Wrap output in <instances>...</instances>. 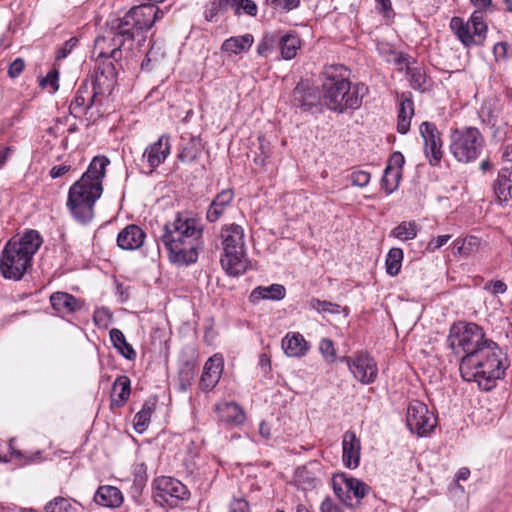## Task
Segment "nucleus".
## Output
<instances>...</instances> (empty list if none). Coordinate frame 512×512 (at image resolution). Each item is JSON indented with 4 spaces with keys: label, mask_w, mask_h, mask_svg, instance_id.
<instances>
[{
    "label": "nucleus",
    "mask_w": 512,
    "mask_h": 512,
    "mask_svg": "<svg viewBox=\"0 0 512 512\" xmlns=\"http://www.w3.org/2000/svg\"><path fill=\"white\" fill-rule=\"evenodd\" d=\"M109 163L106 156H95L87 171L69 189L67 207L80 224H88L94 217V206L102 195V182Z\"/></svg>",
    "instance_id": "1"
},
{
    "label": "nucleus",
    "mask_w": 512,
    "mask_h": 512,
    "mask_svg": "<svg viewBox=\"0 0 512 512\" xmlns=\"http://www.w3.org/2000/svg\"><path fill=\"white\" fill-rule=\"evenodd\" d=\"M349 70L344 65L326 66L321 74L322 101L330 111L342 114L357 110L362 104L368 87L364 83H352Z\"/></svg>",
    "instance_id": "2"
},
{
    "label": "nucleus",
    "mask_w": 512,
    "mask_h": 512,
    "mask_svg": "<svg viewBox=\"0 0 512 512\" xmlns=\"http://www.w3.org/2000/svg\"><path fill=\"white\" fill-rule=\"evenodd\" d=\"M202 233L203 228L196 219L177 213L164 225L161 236L170 261L179 266L195 263Z\"/></svg>",
    "instance_id": "3"
},
{
    "label": "nucleus",
    "mask_w": 512,
    "mask_h": 512,
    "mask_svg": "<svg viewBox=\"0 0 512 512\" xmlns=\"http://www.w3.org/2000/svg\"><path fill=\"white\" fill-rule=\"evenodd\" d=\"M462 379L476 382L480 389L489 391L496 386V381L503 378L509 364L505 354L496 343L494 347L484 349L467 358H458Z\"/></svg>",
    "instance_id": "4"
},
{
    "label": "nucleus",
    "mask_w": 512,
    "mask_h": 512,
    "mask_svg": "<svg viewBox=\"0 0 512 512\" xmlns=\"http://www.w3.org/2000/svg\"><path fill=\"white\" fill-rule=\"evenodd\" d=\"M163 16L164 12L155 4L146 3L131 8L122 18L107 23L112 35L111 56L117 59L122 55L121 47L126 42H133L137 35L149 30Z\"/></svg>",
    "instance_id": "5"
},
{
    "label": "nucleus",
    "mask_w": 512,
    "mask_h": 512,
    "mask_svg": "<svg viewBox=\"0 0 512 512\" xmlns=\"http://www.w3.org/2000/svg\"><path fill=\"white\" fill-rule=\"evenodd\" d=\"M43 239L37 230H27L22 236L11 238L0 253V274L12 281L23 279L32 267V259L42 245Z\"/></svg>",
    "instance_id": "6"
},
{
    "label": "nucleus",
    "mask_w": 512,
    "mask_h": 512,
    "mask_svg": "<svg viewBox=\"0 0 512 512\" xmlns=\"http://www.w3.org/2000/svg\"><path fill=\"white\" fill-rule=\"evenodd\" d=\"M222 254L220 264L223 270L233 277L243 275L249 267L242 226L231 223L221 227Z\"/></svg>",
    "instance_id": "7"
},
{
    "label": "nucleus",
    "mask_w": 512,
    "mask_h": 512,
    "mask_svg": "<svg viewBox=\"0 0 512 512\" xmlns=\"http://www.w3.org/2000/svg\"><path fill=\"white\" fill-rule=\"evenodd\" d=\"M447 343L452 352L459 358H467L479 354L484 349L494 347L495 341L486 337L480 325L474 322L459 321L451 325Z\"/></svg>",
    "instance_id": "8"
},
{
    "label": "nucleus",
    "mask_w": 512,
    "mask_h": 512,
    "mask_svg": "<svg viewBox=\"0 0 512 512\" xmlns=\"http://www.w3.org/2000/svg\"><path fill=\"white\" fill-rule=\"evenodd\" d=\"M449 142L451 154L462 163L475 161L485 146L484 136L478 128L472 126L452 129Z\"/></svg>",
    "instance_id": "9"
},
{
    "label": "nucleus",
    "mask_w": 512,
    "mask_h": 512,
    "mask_svg": "<svg viewBox=\"0 0 512 512\" xmlns=\"http://www.w3.org/2000/svg\"><path fill=\"white\" fill-rule=\"evenodd\" d=\"M153 489L154 501L162 507H176L180 501L189 497L187 487L179 480L169 476L157 477L153 481Z\"/></svg>",
    "instance_id": "10"
},
{
    "label": "nucleus",
    "mask_w": 512,
    "mask_h": 512,
    "mask_svg": "<svg viewBox=\"0 0 512 512\" xmlns=\"http://www.w3.org/2000/svg\"><path fill=\"white\" fill-rule=\"evenodd\" d=\"M105 41V37H97L95 40L94 52L100 49L97 57L104 58V60L102 62H99L95 67V73L91 83V85L94 86L97 92L103 93H105L106 91H110L116 80V67L114 63L111 61V59H113L114 61H118L121 58L120 55L117 57V59H114L111 56V52L108 54L102 50L101 46L105 43Z\"/></svg>",
    "instance_id": "11"
},
{
    "label": "nucleus",
    "mask_w": 512,
    "mask_h": 512,
    "mask_svg": "<svg viewBox=\"0 0 512 512\" xmlns=\"http://www.w3.org/2000/svg\"><path fill=\"white\" fill-rule=\"evenodd\" d=\"M437 418L429 411L426 404L413 400L409 403L406 414L408 429L418 436H426L436 427Z\"/></svg>",
    "instance_id": "12"
},
{
    "label": "nucleus",
    "mask_w": 512,
    "mask_h": 512,
    "mask_svg": "<svg viewBox=\"0 0 512 512\" xmlns=\"http://www.w3.org/2000/svg\"><path fill=\"white\" fill-rule=\"evenodd\" d=\"M420 135L424 141V154L432 166H438L443 157L441 132L437 126L429 121H424L419 126Z\"/></svg>",
    "instance_id": "13"
},
{
    "label": "nucleus",
    "mask_w": 512,
    "mask_h": 512,
    "mask_svg": "<svg viewBox=\"0 0 512 512\" xmlns=\"http://www.w3.org/2000/svg\"><path fill=\"white\" fill-rule=\"evenodd\" d=\"M349 370L362 384L373 383L378 375L376 361L367 353H360L347 358Z\"/></svg>",
    "instance_id": "14"
},
{
    "label": "nucleus",
    "mask_w": 512,
    "mask_h": 512,
    "mask_svg": "<svg viewBox=\"0 0 512 512\" xmlns=\"http://www.w3.org/2000/svg\"><path fill=\"white\" fill-rule=\"evenodd\" d=\"M320 97L317 89L308 81L301 80L293 89L291 94V105L303 112L311 111L320 103Z\"/></svg>",
    "instance_id": "15"
},
{
    "label": "nucleus",
    "mask_w": 512,
    "mask_h": 512,
    "mask_svg": "<svg viewBox=\"0 0 512 512\" xmlns=\"http://www.w3.org/2000/svg\"><path fill=\"white\" fill-rule=\"evenodd\" d=\"M171 152L170 137L166 134L161 135L157 141L148 145L143 152V159L146 160L150 172H153L162 163L165 162Z\"/></svg>",
    "instance_id": "16"
},
{
    "label": "nucleus",
    "mask_w": 512,
    "mask_h": 512,
    "mask_svg": "<svg viewBox=\"0 0 512 512\" xmlns=\"http://www.w3.org/2000/svg\"><path fill=\"white\" fill-rule=\"evenodd\" d=\"M223 366V358L218 354L213 355L206 361L199 381V388L202 391L209 392L217 385L223 371Z\"/></svg>",
    "instance_id": "17"
},
{
    "label": "nucleus",
    "mask_w": 512,
    "mask_h": 512,
    "mask_svg": "<svg viewBox=\"0 0 512 512\" xmlns=\"http://www.w3.org/2000/svg\"><path fill=\"white\" fill-rule=\"evenodd\" d=\"M102 94L104 93L97 92L93 85L90 90L88 83L81 84L69 106L70 113L74 117L85 114L93 106L96 97Z\"/></svg>",
    "instance_id": "18"
},
{
    "label": "nucleus",
    "mask_w": 512,
    "mask_h": 512,
    "mask_svg": "<svg viewBox=\"0 0 512 512\" xmlns=\"http://www.w3.org/2000/svg\"><path fill=\"white\" fill-rule=\"evenodd\" d=\"M361 443L356 433L348 430L342 440V461L345 467L355 469L360 464Z\"/></svg>",
    "instance_id": "19"
},
{
    "label": "nucleus",
    "mask_w": 512,
    "mask_h": 512,
    "mask_svg": "<svg viewBox=\"0 0 512 512\" xmlns=\"http://www.w3.org/2000/svg\"><path fill=\"white\" fill-rule=\"evenodd\" d=\"M145 237L138 225L129 224L119 232L117 245L123 250H136L143 245Z\"/></svg>",
    "instance_id": "20"
},
{
    "label": "nucleus",
    "mask_w": 512,
    "mask_h": 512,
    "mask_svg": "<svg viewBox=\"0 0 512 512\" xmlns=\"http://www.w3.org/2000/svg\"><path fill=\"white\" fill-rule=\"evenodd\" d=\"M233 199L234 191L232 189H224L219 192L207 209V221L210 223L217 222L223 216L227 208L231 206Z\"/></svg>",
    "instance_id": "21"
},
{
    "label": "nucleus",
    "mask_w": 512,
    "mask_h": 512,
    "mask_svg": "<svg viewBox=\"0 0 512 512\" xmlns=\"http://www.w3.org/2000/svg\"><path fill=\"white\" fill-rule=\"evenodd\" d=\"M50 303L58 314H72L81 308L80 300L75 296L62 291L51 294Z\"/></svg>",
    "instance_id": "22"
},
{
    "label": "nucleus",
    "mask_w": 512,
    "mask_h": 512,
    "mask_svg": "<svg viewBox=\"0 0 512 512\" xmlns=\"http://www.w3.org/2000/svg\"><path fill=\"white\" fill-rule=\"evenodd\" d=\"M282 349L288 357H303L307 354L310 346L303 335L298 332L288 333L282 339Z\"/></svg>",
    "instance_id": "23"
},
{
    "label": "nucleus",
    "mask_w": 512,
    "mask_h": 512,
    "mask_svg": "<svg viewBox=\"0 0 512 512\" xmlns=\"http://www.w3.org/2000/svg\"><path fill=\"white\" fill-rule=\"evenodd\" d=\"M286 296V288L281 284H271L270 286H257L249 295V302L257 304L260 300L279 301Z\"/></svg>",
    "instance_id": "24"
},
{
    "label": "nucleus",
    "mask_w": 512,
    "mask_h": 512,
    "mask_svg": "<svg viewBox=\"0 0 512 512\" xmlns=\"http://www.w3.org/2000/svg\"><path fill=\"white\" fill-rule=\"evenodd\" d=\"M414 115V103L409 95L402 94L397 115V132L400 134L408 133L411 125V119Z\"/></svg>",
    "instance_id": "25"
},
{
    "label": "nucleus",
    "mask_w": 512,
    "mask_h": 512,
    "mask_svg": "<svg viewBox=\"0 0 512 512\" xmlns=\"http://www.w3.org/2000/svg\"><path fill=\"white\" fill-rule=\"evenodd\" d=\"M512 174L501 169L493 183L496 200L500 205L508 203L512 199Z\"/></svg>",
    "instance_id": "26"
},
{
    "label": "nucleus",
    "mask_w": 512,
    "mask_h": 512,
    "mask_svg": "<svg viewBox=\"0 0 512 512\" xmlns=\"http://www.w3.org/2000/svg\"><path fill=\"white\" fill-rule=\"evenodd\" d=\"M94 501L105 507L116 508L123 503V495L115 486H100L94 495Z\"/></svg>",
    "instance_id": "27"
},
{
    "label": "nucleus",
    "mask_w": 512,
    "mask_h": 512,
    "mask_svg": "<svg viewBox=\"0 0 512 512\" xmlns=\"http://www.w3.org/2000/svg\"><path fill=\"white\" fill-rule=\"evenodd\" d=\"M131 394V381L128 376H118L112 388L111 407L120 408L125 405Z\"/></svg>",
    "instance_id": "28"
},
{
    "label": "nucleus",
    "mask_w": 512,
    "mask_h": 512,
    "mask_svg": "<svg viewBox=\"0 0 512 512\" xmlns=\"http://www.w3.org/2000/svg\"><path fill=\"white\" fill-rule=\"evenodd\" d=\"M216 412L220 421L227 424L240 425L245 420V414L242 408L235 402H226L217 405Z\"/></svg>",
    "instance_id": "29"
},
{
    "label": "nucleus",
    "mask_w": 512,
    "mask_h": 512,
    "mask_svg": "<svg viewBox=\"0 0 512 512\" xmlns=\"http://www.w3.org/2000/svg\"><path fill=\"white\" fill-rule=\"evenodd\" d=\"M253 43L254 37L250 33L240 36H232L223 41L221 51L229 55H237L249 51Z\"/></svg>",
    "instance_id": "30"
},
{
    "label": "nucleus",
    "mask_w": 512,
    "mask_h": 512,
    "mask_svg": "<svg viewBox=\"0 0 512 512\" xmlns=\"http://www.w3.org/2000/svg\"><path fill=\"white\" fill-rule=\"evenodd\" d=\"M480 246V239L476 236H467L465 238H457L452 244V252L463 258L475 254Z\"/></svg>",
    "instance_id": "31"
},
{
    "label": "nucleus",
    "mask_w": 512,
    "mask_h": 512,
    "mask_svg": "<svg viewBox=\"0 0 512 512\" xmlns=\"http://www.w3.org/2000/svg\"><path fill=\"white\" fill-rule=\"evenodd\" d=\"M278 45L282 58L291 60L296 56L301 46V40L296 33L290 32L281 37L278 36Z\"/></svg>",
    "instance_id": "32"
},
{
    "label": "nucleus",
    "mask_w": 512,
    "mask_h": 512,
    "mask_svg": "<svg viewBox=\"0 0 512 512\" xmlns=\"http://www.w3.org/2000/svg\"><path fill=\"white\" fill-rule=\"evenodd\" d=\"M450 28L466 47H470L477 43L473 38L470 23L465 22L461 17H453L450 21Z\"/></svg>",
    "instance_id": "33"
},
{
    "label": "nucleus",
    "mask_w": 512,
    "mask_h": 512,
    "mask_svg": "<svg viewBox=\"0 0 512 512\" xmlns=\"http://www.w3.org/2000/svg\"><path fill=\"white\" fill-rule=\"evenodd\" d=\"M110 340L113 347L127 360H134L136 358V352L131 344L126 341L123 332L117 328L110 330Z\"/></svg>",
    "instance_id": "34"
},
{
    "label": "nucleus",
    "mask_w": 512,
    "mask_h": 512,
    "mask_svg": "<svg viewBox=\"0 0 512 512\" xmlns=\"http://www.w3.org/2000/svg\"><path fill=\"white\" fill-rule=\"evenodd\" d=\"M80 504L70 498L57 496L44 506V512H78Z\"/></svg>",
    "instance_id": "35"
},
{
    "label": "nucleus",
    "mask_w": 512,
    "mask_h": 512,
    "mask_svg": "<svg viewBox=\"0 0 512 512\" xmlns=\"http://www.w3.org/2000/svg\"><path fill=\"white\" fill-rule=\"evenodd\" d=\"M407 76L409 77L411 87L415 90L424 92L430 86V79L423 67H408Z\"/></svg>",
    "instance_id": "36"
},
{
    "label": "nucleus",
    "mask_w": 512,
    "mask_h": 512,
    "mask_svg": "<svg viewBox=\"0 0 512 512\" xmlns=\"http://www.w3.org/2000/svg\"><path fill=\"white\" fill-rule=\"evenodd\" d=\"M154 409L155 402L150 400L144 402L141 410L134 416L133 425L136 432L143 433L147 429Z\"/></svg>",
    "instance_id": "37"
},
{
    "label": "nucleus",
    "mask_w": 512,
    "mask_h": 512,
    "mask_svg": "<svg viewBox=\"0 0 512 512\" xmlns=\"http://www.w3.org/2000/svg\"><path fill=\"white\" fill-rule=\"evenodd\" d=\"M418 226L415 221H402L390 231V237L400 241H409L416 238Z\"/></svg>",
    "instance_id": "38"
},
{
    "label": "nucleus",
    "mask_w": 512,
    "mask_h": 512,
    "mask_svg": "<svg viewBox=\"0 0 512 512\" xmlns=\"http://www.w3.org/2000/svg\"><path fill=\"white\" fill-rule=\"evenodd\" d=\"M403 257L404 253L401 248L393 247L389 250L385 260L386 273L388 275L394 277L399 274Z\"/></svg>",
    "instance_id": "39"
},
{
    "label": "nucleus",
    "mask_w": 512,
    "mask_h": 512,
    "mask_svg": "<svg viewBox=\"0 0 512 512\" xmlns=\"http://www.w3.org/2000/svg\"><path fill=\"white\" fill-rule=\"evenodd\" d=\"M309 307L321 314H339L342 311L348 313V308H342L339 304L332 303L326 300H320L318 298H311L309 300Z\"/></svg>",
    "instance_id": "40"
},
{
    "label": "nucleus",
    "mask_w": 512,
    "mask_h": 512,
    "mask_svg": "<svg viewBox=\"0 0 512 512\" xmlns=\"http://www.w3.org/2000/svg\"><path fill=\"white\" fill-rule=\"evenodd\" d=\"M296 481L303 490H312L320 484V480L308 467H299L295 473Z\"/></svg>",
    "instance_id": "41"
},
{
    "label": "nucleus",
    "mask_w": 512,
    "mask_h": 512,
    "mask_svg": "<svg viewBox=\"0 0 512 512\" xmlns=\"http://www.w3.org/2000/svg\"><path fill=\"white\" fill-rule=\"evenodd\" d=\"M278 44V34L267 32L265 33L257 45V54L261 57H267Z\"/></svg>",
    "instance_id": "42"
},
{
    "label": "nucleus",
    "mask_w": 512,
    "mask_h": 512,
    "mask_svg": "<svg viewBox=\"0 0 512 512\" xmlns=\"http://www.w3.org/2000/svg\"><path fill=\"white\" fill-rule=\"evenodd\" d=\"M401 177L402 171L391 172L384 169V174L381 178V188L386 194L393 193L398 188Z\"/></svg>",
    "instance_id": "43"
},
{
    "label": "nucleus",
    "mask_w": 512,
    "mask_h": 512,
    "mask_svg": "<svg viewBox=\"0 0 512 512\" xmlns=\"http://www.w3.org/2000/svg\"><path fill=\"white\" fill-rule=\"evenodd\" d=\"M344 482L347 490L351 491L358 499L364 498L370 490V487L366 483L353 477H344Z\"/></svg>",
    "instance_id": "44"
},
{
    "label": "nucleus",
    "mask_w": 512,
    "mask_h": 512,
    "mask_svg": "<svg viewBox=\"0 0 512 512\" xmlns=\"http://www.w3.org/2000/svg\"><path fill=\"white\" fill-rule=\"evenodd\" d=\"M195 365L190 361H186L179 371V380L182 390H186L195 376Z\"/></svg>",
    "instance_id": "45"
},
{
    "label": "nucleus",
    "mask_w": 512,
    "mask_h": 512,
    "mask_svg": "<svg viewBox=\"0 0 512 512\" xmlns=\"http://www.w3.org/2000/svg\"><path fill=\"white\" fill-rule=\"evenodd\" d=\"M199 154V149L196 145V140L192 138L180 151L178 159L181 162L192 163L194 162Z\"/></svg>",
    "instance_id": "46"
},
{
    "label": "nucleus",
    "mask_w": 512,
    "mask_h": 512,
    "mask_svg": "<svg viewBox=\"0 0 512 512\" xmlns=\"http://www.w3.org/2000/svg\"><path fill=\"white\" fill-rule=\"evenodd\" d=\"M259 153L255 154L254 163L258 166H265L267 159L270 157V143L264 136L258 137Z\"/></svg>",
    "instance_id": "47"
},
{
    "label": "nucleus",
    "mask_w": 512,
    "mask_h": 512,
    "mask_svg": "<svg viewBox=\"0 0 512 512\" xmlns=\"http://www.w3.org/2000/svg\"><path fill=\"white\" fill-rule=\"evenodd\" d=\"M274 10L289 12L299 7L300 0H265Z\"/></svg>",
    "instance_id": "48"
},
{
    "label": "nucleus",
    "mask_w": 512,
    "mask_h": 512,
    "mask_svg": "<svg viewBox=\"0 0 512 512\" xmlns=\"http://www.w3.org/2000/svg\"><path fill=\"white\" fill-rule=\"evenodd\" d=\"M348 178L353 186L365 187L371 180V174L365 170H354L349 174Z\"/></svg>",
    "instance_id": "49"
},
{
    "label": "nucleus",
    "mask_w": 512,
    "mask_h": 512,
    "mask_svg": "<svg viewBox=\"0 0 512 512\" xmlns=\"http://www.w3.org/2000/svg\"><path fill=\"white\" fill-rule=\"evenodd\" d=\"M319 350L323 358L328 362H334L336 359V351L334 343L329 338H323L319 343Z\"/></svg>",
    "instance_id": "50"
},
{
    "label": "nucleus",
    "mask_w": 512,
    "mask_h": 512,
    "mask_svg": "<svg viewBox=\"0 0 512 512\" xmlns=\"http://www.w3.org/2000/svg\"><path fill=\"white\" fill-rule=\"evenodd\" d=\"M241 11L249 16H256L258 12L257 5L252 0H239L235 8V14L240 15Z\"/></svg>",
    "instance_id": "51"
},
{
    "label": "nucleus",
    "mask_w": 512,
    "mask_h": 512,
    "mask_svg": "<svg viewBox=\"0 0 512 512\" xmlns=\"http://www.w3.org/2000/svg\"><path fill=\"white\" fill-rule=\"evenodd\" d=\"M112 320V313L107 307L97 308L93 314V321L97 326H106Z\"/></svg>",
    "instance_id": "52"
},
{
    "label": "nucleus",
    "mask_w": 512,
    "mask_h": 512,
    "mask_svg": "<svg viewBox=\"0 0 512 512\" xmlns=\"http://www.w3.org/2000/svg\"><path fill=\"white\" fill-rule=\"evenodd\" d=\"M404 163L405 159L403 154L399 151L393 152L388 160L385 170L391 172L401 171Z\"/></svg>",
    "instance_id": "53"
},
{
    "label": "nucleus",
    "mask_w": 512,
    "mask_h": 512,
    "mask_svg": "<svg viewBox=\"0 0 512 512\" xmlns=\"http://www.w3.org/2000/svg\"><path fill=\"white\" fill-rule=\"evenodd\" d=\"M58 78H59V71L57 69H52L48 72L46 77H44L41 80L40 85L42 87H51L52 90L55 92L59 88Z\"/></svg>",
    "instance_id": "54"
},
{
    "label": "nucleus",
    "mask_w": 512,
    "mask_h": 512,
    "mask_svg": "<svg viewBox=\"0 0 512 512\" xmlns=\"http://www.w3.org/2000/svg\"><path fill=\"white\" fill-rule=\"evenodd\" d=\"M78 44V38L71 37L65 43L59 48L56 54V60H62L66 58L71 51L76 47Z\"/></svg>",
    "instance_id": "55"
},
{
    "label": "nucleus",
    "mask_w": 512,
    "mask_h": 512,
    "mask_svg": "<svg viewBox=\"0 0 512 512\" xmlns=\"http://www.w3.org/2000/svg\"><path fill=\"white\" fill-rule=\"evenodd\" d=\"M484 289L492 295L504 294L507 291V285L501 280H491L485 284Z\"/></svg>",
    "instance_id": "56"
},
{
    "label": "nucleus",
    "mask_w": 512,
    "mask_h": 512,
    "mask_svg": "<svg viewBox=\"0 0 512 512\" xmlns=\"http://www.w3.org/2000/svg\"><path fill=\"white\" fill-rule=\"evenodd\" d=\"M501 158L504 163L502 169L512 174V144H507L501 148Z\"/></svg>",
    "instance_id": "57"
},
{
    "label": "nucleus",
    "mask_w": 512,
    "mask_h": 512,
    "mask_svg": "<svg viewBox=\"0 0 512 512\" xmlns=\"http://www.w3.org/2000/svg\"><path fill=\"white\" fill-rule=\"evenodd\" d=\"M25 62L22 58H16L9 66L8 75L11 78H17L24 71Z\"/></svg>",
    "instance_id": "58"
},
{
    "label": "nucleus",
    "mask_w": 512,
    "mask_h": 512,
    "mask_svg": "<svg viewBox=\"0 0 512 512\" xmlns=\"http://www.w3.org/2000/svg\"><path fill=\"white\" fill-rule=\"evenodd\" d=\"M12 454L16 457H23L25 464L40 463L44 460L41 450H37L29 455H24L21 451H14Z\"/></svg>",
    "instance_id": "59"
},
{
    "label": "nucleus",
    "mask_w": 512,
    "mask_h": 512,
    "mask_svg": "<svg viewBox=\"0 0 512 512\" xmlns=\"http://www.w3.org/2000/svg\"><path fill=\"white\" fill-rule=\"evenodd\" d=\"M229 512H250L249 503L243 498L233 499Z\"/></svg>",
    "instance_id": "60"
},
{
    "label": "nucleus",
    "mask_w": 512,
    "mask_h": 512,
    "mask_svg": "<svg viewBox=\"0 0 512 512\" xmlns=\"http://www.w3.org/2000/svg\"><path fill=\"white\" fill-rule=\"evenodd\" d=\"M450 239H451V235H448V234L440 235V236L432 239L428 243L427 249L429 251L433 252V251L441 248L442 246H444Z\"/></svg>",
    "instance_id": "61"
},
{
    "label": "nucleus",
    "mask_w": 512,
    "mask_h": 512,
    "mask_svg": "<svg viewBox=\"0 0 512 512\" xmlns=\"http://www.w3.org/2000/svg\"><path fill=\"white\" fill-rule=\"evenodd\" d=\"M223 11L220 7H218L217 5V2L214 0L212 2H210L206 8H205V12H204V16H205V19L207 21H213L214 18L221 12Z\"/></svg>",
    "instance_id": "62"
},
{
    "label": "nucleus",
    "mask_w": 512,
    "mask_h": 512,
    "mask_svg": "<svg viewBox=\"0 0 512 512\" xmlns=\"http://www.w3.org/2000/svg\"><path fill=\"white\" fill-rule=\"evenodd\" d=\"M320 512H343L342 509L333 503L330 497H326L320 505Z\"/></svg>",
    "instance_id": "63"
},
{
    "label": "nucleus",
    "mask_w": 512,
    "mask_h": 512,
    "mask_svg": "<svg viewBox=\"0 0 512 512\" xmlns=\"http://www.w3.org/2000/svg\"><path fill=\"white\" fill-rule=\"evenodd\" d=\"M71 169L70 165L62 164L51 168L49 175L51 178L56 179L66 174Z\"/></svg>",
    "instance_id": "64"
}]
</instances>
